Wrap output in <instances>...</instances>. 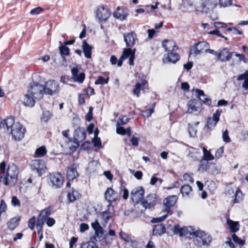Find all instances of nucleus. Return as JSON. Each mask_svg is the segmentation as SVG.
<instances>
[{
    "label": "nucleus",
    "instance_id": "obj_1",
    "mask_svg": "<svg viewBox=\"0 0 248 248\" xmlns=\"http://www.w3.org/2000/svg\"><path fill=\"white\" fill-rule=\"evenodd\" d=\"M6 129L12 134L13 139L16 140H20L24 138L25 129L18 122H15L13 117L7 119Z\"/></svg>",
    "mask_w": 248,
    "mask_h": 248
},
{
    "label": "nucleus",
    "instance_id": "obj_2",
    "mask_svg": "<svg viewBox=\"0 0 248 248\" xmlns=\"http://www.w3.org/2000/svg\"><path fill=\"white\" fill-rule=\"evenodd\" d=\"M218 5V0H199L195 5V11L202 14H209Z\"/></svg>",
    "mask_w": 248,
    "mask_h": 248
},
{
    "label": "nucleus",
    "instance_id": "obj_3",
    "mask_svg": "<svg viewBox=\"0 0 248 248\" xmlns=\"http://www.w3.org/2000/svg\"><path fill=\"white\" fill-rule=\"evenodd\" d=\"M136 50V48L133 49L130 48H124L122 54L118 60L115 56L112 55L110 57V61L112 64L114 65L117 63L118 66L120 67L122 65L123 61L129 58V64L130 65H134Z\"/></svg>",
    "mask_w": 248,
    "mask_h": 248
},
{
    "label": "nucleus",
    "instance_id": "obj_4",
    "mask_svg": "<svg viewBox=\"0 0 248 248\" xmlns=\"http://www.w3.org/2000/svg\"><path fill=\"white\" fill-rule=\"evenodd\" d=\"M193 238L195 240V244L199 247L208 246L212 241L211 236L201 230L195 231Z\"/></svg>",
    "mask_w": 248,
    "mask_h": 248
},
{
    "label": "nucleus",
    "instance_id": "obj_5",
    "mask_svg": "<svg viewBox=\"0 0 248 248\" xmlns=\"http://www.w3.org/2000/svg\"><path fill=\"white\" fill-rule=\"evenodd\" d=\"M18 169L16 166L12 164L9 165L6 174L3 177L5 185L14 186L17 180Z\"/></svg>",
    "mask_w": 248,
    "mask_h": 248
},
{
    "label": "nucleus",
    "instance_id": "obj_6",
    "mask_svg": "<svg viewBox=\"0 0 248 248\" xmlns=\"http://www.w3.org/2000/svg\"><path fill=\"white\" fill-rule=\"evenodd\" d=\"M28 92L30 93L36 100L43 98L44 92V86L41 84L33 81L31 82L28 88Z\"/></svg>",
    "mask_w": 248,
    "mask_h": 248
},
{
    "label": "nucleus",
    "instance_id": "obj_7",
    "mask_svg": "<svg viewBox=\"0 0 248 248\" xmlns=\"http://www.w3.org/2000/svg\"><path fill=\"white\" fill-rule=\"evenodd\" d=\"M91 226L94 230L95 234L97 238L101 239L104 237L106 244H109L111 243L113 239L112 238L110 239L108 238L107 234H105V231L103 227L100 225L97 219L91 223Z\"/></svg>",
    "mask_w": 248,
    "mask_h": 248
},
{
    "label": "nucleus",
    "instance_id": "obj_8",
    "mask_svg": "<svg viewBox=\"0 0 248 248\" xmlns=\"http://www.w3.org/2000/svg\"><path fill=\"white\" fill-rule=\"evenodd\" d=\"M173 231L174 233L178 234L181 237L189 239L193 238L196 231L191 227L180 228L179 225L174 226Z\"/></svg>",
    "mask_w": 248,
    "mask_h": 248
},
{
    "label": "nucleus",
    "instance_id": "obj_9",
    "mask_svg": "<svg viewBox=\"0 0 248 248\" xmlns=\"http://www.w3.org/2000/svg\"><path fill=\"white\" fill-rule=\"evenodd\" d=\"M59 91V85L57 81L50 80L46 82L44 86L45 93L52 95L57 93Z\"/></svg>",
    "mask_w": 248,
    "mask_h": 248
},
{
    "label": "nucleus",
    "instance_id": "obj_10",
    "mask_svg": "<svg viewBox=\"0 0 248 248\" xmlns=\"http://www.w3.org/2000/svg\"><path fill=\"white\" fill-rule=\"evenodd\" d=\"M110 15V12L107 6L99 7L96 11V18L100 22L107 20Z\"/></svg>",
    "mask_w": 248,
    "mask_h": 248
},
{
    "label": "nucleus",
    "instance_id": "obj_11",
    "mask_svg": "<svg viewBox=\"0 0 248 248\" xmlns=\"http://www.w3.org/2000/svg\"><path fill=\"white\" fill-rule=\"evenodd\" d=\"M49 179L53 187L61 188L63 184V178L60 173H53L50 174Z\"/></svg>",
    "mask_w": 248,
    "mask_h": 248
},
{
    "label": "nucleus",
    "instance_id": "obj_12",
    "mask_svg": "<svg viewBox=\"0 0 248 248\" xmlns=\"http://www.w3.org/2000/svg\"><path fill=\"white\" fill-rule=\"evenodd\" d=\"M123 36L126 46L128 48H131L138 40L137 35L134 32L125 33Z\"/></svg>",
    "mask_w": 248,
    "mask_h": 248
},
{
    "label": "nucleus",
    "instance_id": "obj_13",
    "mask_svg": "<svg viewBox=\"0 0 248 248\" xmlns=\"http://www.w3.org/2000/svg\"><path fill=\"white\" fill-rule=\"evenodd\" d=\"M222 112L221 109H217L213 114L212 117H208L207 121L206 127L208 129L213 128L219 120V118Z\"/></svg>",
    "mask_w": 248,
    "mask_h": 248
},
{
    "label": "nucleus",
    "instance_id": "obj_14",
    "mask_svg": "<svg viewBox=\"0 0 248 248\" xmlns=\"http://www.w3.org/2000/svg\"><path fill=\"white\" fill-rule=\"evenodd\" d=\"M200 106V103L198 101L195 100H189L187 102L188 108L187 112L195 115L199 114L201 110Z\"/></svg>",
    "mask_w": 248,
    "mask_h": 248
},
{
    "label": "nucleus",
    "instance_id": "obj_15",
    "mask_svg": "<svg viewBox=\"0 0 248 248\" xmlns=\"http://www.w3.org/2000/svg\"><path fill=\"white\" fill-rule=\"evenodd\" d=\"M80 67L76 66L71 69L72 78L75 82L82 83L85 79V74L83 72L79 73Z\"/></svg>",
    "mask_w": 248,
    "mask_h": 248
},
{
    "label": "nucleus",
    "instance_id": "obj_16",
    "mask_svg": "<svg viewBox=\"0 0 248 248\" xmlns=\"http://www.w3.org/2000/svg\"><path fill=\"white\" fill-rule=\"evenodd\" d=\"M86 132L84 128L78 127L76 129L74 134V142L78 145L86 138Z\"/></svg>",
    "mask_w": 248,
    "mask_h": 248
},
{
    "label": "nucleus",
    "instance_id": "obj_17",
    "mask_svg": "<svg viewBox=\"0 0 248 248\" xmlns=\"http://www.w3.org/2000/svg\"><path fill=\"white\" fill-rule=\"evenodd\" d=\"M144 191L141 187H138L132 190L131 193V200L136 203L140 202L143 197Z\"/></svg>",
    "mask_w": 248,
    "mask_h": 248
},
{
    "label": "nucleus",
    "instance_id": "obj_18",
    "mask_svg": "<svg viewBox=\"0 0 248 248\" xmlns=\"http://www.w3.org/2000/svg\"><path fill=\"white\" fill-rule=\"evenodd\" d=\"M142 202L145 208H151L154 207L157 202L156 194L155 193L149 194Z\"/></svg>",
    "mask_w": 248,
    "mask_h": 248
},
{
    "label": "nucleus",
    "instance_id": "obj_19",
    "mask_svg": "<svg viewBox=\"0 0 248 248\" xmlns=\"http://www.w3.org/2000/svg\"><path fill=\"white\" fill-rule=\"evenodd\" d=\"M31 166L32 170H36L39 173H42L46 168L45 162L41 159H34L31 163Z\"/></svg>",
    "mask_w": 248,
    "mask_h": 248
},
{
    "label": "nucleus",
    "instance_id": "obj_20",
    "mask_svg": "<svg viewBox=\"0 0 248 248\" xmlns=\"http://www.w3.org/2000/svg\"><path fill=\"white\" fill-rule=\"evenodd\" d=\"M108 210H105L101 214V218L102 219L103 226L106 227L108 221L112 217L113 215V206L111 203H109L108 205Z\"/></svg>",
    "mask_w": 248,
    "mask_h": 248
},
{
    "label": "nucleus",
    "instance_id": "obj_21",
    "mask_svg": "<svg viewBox=\"0 0 248 248\" xmlns=\"http://www.w3.org/2000/svg\"><path fill=\"white\" fill-rule=\"evenodd\" d=\"M177 200V197L174 195L165 198L163 201V204L166 207V209L164 212L170 215L171 214L170 208L175 204Z\"/></svg>",
    "mask_w": 248,
    "mask_h": 248
},
{
    "label": "nucleus",
    "instance_id": "obj_22",
    "mask_svg": "<svg viewBox=\"0 0 248 248\" xmlns=\"http://www.w3.org/2000/svg\"><path fill=\"white\" fill-rule=\"evenodd\" d=\"M233 54V52H230L226 47H224L219 50L217 56L220 61L226 62L231 59Z\"/></svg>",
    "mask_w": 248,
    "mask_h": 248
},
{
    "label": "nucleus",
    "instance_id": "obj_23",
    "mask_svg": "<svg viewBox=\"0 0 248 248\" xmlns=\"http://www.w3.org/2000/svg\"><path fill=\"white\" fill-rule=\"evenodd\" d=\"M77 167L76 164H73L67 168L66 176L68 181H73L78 176Z\"/></svg>",
    "mask_w": 248,
    "mask_h": 248
},
{
    "label": "nucleus",
    "instance_id": "obj_24",
    "mask_svg": "<svg viewBox=\"0 0 248 248\" xmlns=\"http://www.w3.org/2000/svg\"><path fill=\"white\" fill-rule=\"evenodd\" d=\"M29 92L27 91L26 93L24 95V97L22 100L23 104L25 107H33L35 104V100L34 97Z\"/></svg>",
    "mask_w": 248,
    "mask_h": 248
},
{
    "label": "nucleus",
    "instance_id": "obj_25",
    "mask_svg": "<svg viewBox=\"0 0 248 248\" xmlns=\"http://www.w3.org/2000/svg\"><path fill=\"white\" fill-rule=\"evenodd\" d=\"M118 197V193L110 187L108 188L105 193V199L108 201L109 203L111 204V202H115Z\"/></svg>",
    "mask_w": 248,
    "mask_h": 248
},
{
    "label": "nucleus",
    "instance_id": "obj_26",
    "mask_svg": "<svg viewBox=\"0 0 248 248\" xmlns=\"http://www.w3.org/2000/svg\"><path fill=\"white\" fill-rule=\"evenodd\" d=\"M162 46L165 48L166 51L168 53L175 51L178 49L175 43L172 40H165L162 42Z\"/></svg>",
    "mask_w": 248,
    "mask_h": 248
},
{
    "label": "nucleus",
    "instance_id": "obj_27",
    "mask_svg": "<svg viewBox=\"0 0 248 248\" xmlns=\"http://www.w3.org/2000/svg\"><path fill=\"white\" fill-rule=\"evenodd\" d=\"M166 232L165 226L162 224L154 225L153 228V235L154 236H160Z\"/></svg>",
    "mask_w": 248,
    "mask_h": 248
},
{
    "label": "nucleus",
    "instance_id": "obj_28",
    "mask_svg": "<svg viewBox=\"0 0 248 248\" xmlns=\"http://www.w3.org/2000/svg\"><path fill=\"white\" fill-rule=\"evenodd\" d=\"M227 224L231 232H236L239 230L240 225L239 222L234 221L229 217L227 218Z\"/></svg>",
    "mask_w": 248,
    "mask_h": 248
},
{
    "label": "nucleus",
    "instance_id": "obj_29",
    "mask_svg": "<svg viewBox=\"0 0 248 248\" xmlns=\"http://www.w3.org/2000/svg\"><path fill=\"white\" fill-rule=\"evenodd\" d=\"M179 59V56L177 53H173L172 52L168 53L167 57L163 59L164 63L172 62L175 63Z\"/></svg>",
    "mask_w": 248,
    "mask_h": 248
},
{
    "label": "nucleus",
    "instance_id": "obj_30",
    "mask_svg": "<svg viewBox=\"0 0 248 248\" xmlns=\"http://www.w3.org/2000/svg\"><path fill=\"white\" fill-rule=\"evenodd\" d=\"M146 83L147 82L145 80H142L141 82H137L134 86L133 90L134 95H136L137 97H139L140 91L143 89Z\"/></svg>",
    "mask_w": 248,
    "mask_h": 248
},
{
    "label": "nucleus",
    "instance_id": "obj_31",
    "mask_svg": "<svg viewBox=\"0 0 248 248\" xmlns=\"http://www.w3.org/2000/svg\"><path fill=\"white\" fill-rule=\"evenodd\" d=\"M196 93L199 99L203 103L208 106L211 105V101L210 99L206 97L203 91L197 89L196 90Z\"/></svg>",
    "mask_w": 248,
    "mask_h": 248
},
{
    "label": "nucleus",
    "instance_id": "obj_32",
    "mask_svg": "<svg viewBox=\"0 0 248 248\" xmlns=\"http://www.w3.org/2000/svg\"><path fill=\"white\" fill-rule=\"evenodd\" d=\"M82 48L85 56L87 58H91L93 47L89 45L85 40H84L82 42Z\"/></svg>",
    "mask_w": 248,
    "mask_h": 248
},
{
    "label": "nucleus",
    "instance_id": "obj_33",
    "mask_svg": "<svg viewBox=\"0 0 248 248\" xmlns=\"http://www.w3.org/2000/svg\"><path fill=\"white\" fill-rule=\"evenodd\" d=\"M20 220L19 217H15L11 218L7 223L8 228L10 230H14L18 226Z\"/></svg>",
    "mask_w": 248,
    "mask_h": 248
},
{
    "label": "nucleus",
    "instance_id": "obj_34",
    "mask_svg": "<svg viewBox=\"0 0 248 248\" xmlns=\"http://www.w3.org/2000/svg\"><path fill=\"white\" fill-rule=\"evenodd\" d=\"M80 197V194L78 191L74 189H71L67 194V198L70 202H72L76 199H78Z\"/></svg>",
    "mask_w": 248,
    "mask_h": 248
},
{
    "label": "nucleus",
    "instance_id": "obj_35",
    "mask_svg": "<svg viewBox=\"0 0 248 248\" xmlns=\"http://www.w3.org/2000/svg\"><path fill=\"white\" fill-rule=\"evenodd\" d=\"M113 16L121 20L125 19L127 16L124 10L119 7L117 8V10L114 13Z\"/></svg>",
    "mask_w": 248,
    "mask_h": 248
},
{
    "label": "nucleus",
    "instance_id": "obj_36",
    "mask_svg": "<svg viewBox=\"0 0 248 248\" xmlns=\"http://www.w3.org/2000/svg\"><path fill=\"white\" fill-rule=\"evenodd\" d=\"M116 132L120 135H124L126 134L128 136H131V128L128 127L126 129H124L121 125H117Z\"/></svg>",
    "mask_w": 248,
    "mask_h": 248
},
{
    "label": "nucleus",
    "instance_id": "obj_37",
    "mask_svg": "<svg viewBox=\"0 0 248 248\" xmlns=\"http://www.w3.org/2000/svg\"><path fill=\"white\" fill-rule=\"evenodd\" d=\"M192 192V188L188 185L183 186L181 188V192L185 196H188Z\"/></svg>",
    "mask_w": 248,
    "mask_h": 248
},
{
    "label": "nucleus",
    "instance_id": "obj_38",
    "mask_svg": "<svg viewBox=\"0 0 248 248\" xmlns=\"http://www.w3.org/2000/svg\"><path fill=\"white\" fill-rule=\"evenodd\" d=\"M46 153V150L44 146H42L36 150L34 154V157H40L45 155Z\"/></svg>",
    "mask_w": 248,
    "mask_h": 248
},
{
    "label": "nucleus",
    "instance_id": "obj_39",
    "mask_svg": "<svg viewBox=\"0 0 248 248\" xmlns=\"http://www.w3.org/2000/svg\"><path fill=\"white\" fill-rule=\"evenodd\" d=\"M193 2L191 0H182V3L179 7V9H187L189 7L193 6Z\"/></svg>",
    "mask_w": 248,
    "mask_h": 248
},
{
    "label": "nucleus",
    "instance_id": "obj_40",
    "mask_svg": "<svg viewBox=\"0 0 248 248\" xmlns=\"http://www.w3.org/2000/svg\"><path fill=\"white\" fill-rule=\"evenodd\" d=\"M61 46L59 47V50L60 54L62 56L65 55L68 56L69 54V49L65 45H62V43L61 41L59 42Z\"/></svg>",
    "mask_w": 248,
    "mask_h": 248
},
{
    "label": "nucleus",
    "instance_id": "obj_41",
    "mask_svg": "<svg viewBox=\"0 0 248 248\" xmlns=\"http://www.w3.org/2000/svg\"><path fill=\"white\" fill-rule=\"evenodd\" d=\"M203 152V156L202 160L205 161L212 160L214 158V156L209 151H207L205 147L202 148Z\"/></svg>",
    "mask_w": 248,
    "mask_h": 248
},
{
    "label": "nucleus",
    "instance_id": "obj_42",
    "mask_svg": "<svg viewBox=\"0 0 248 248\" xmlns=\"http://www.w3.org/2000/svg\"><path fill=\"white\" fill-rule=\"evenodd\" d=\"M208 162L207 161L201 160L200 162L198 170L201 172H204L207 170Z\"/></svg>",
    "mask_w": 248,
    "mask_h": 248
},
{
    "label": "nucleus",
    "instance_id": "obj_43",
    "mask_svg": "<svg viewBox=\"0 0 248 248\" xmlns=\"http://www.w3.org/2000/svg\"><path fill=\"white\" fill-rule=\"evenodd\" d=\"M235 199H234V203H239L243 200V195L242 192L240 190H237L235 192Z\"/></svg>",
    "mask_w": 248,
    "mask_h": 248
},
{
    "label": "nucleus",
    "instance_id": "obj_44",
    "mask_svg": "<svg viewBox=\"0 0 248 248\" xmlns=\"http://www.w3.org/2000/svg\"><path fill=\"white\" fill-rule=\"evenodd\" d=\"M198 47L199 49L202 52L203 50H205L209 47V44L205 41L200 42L196 44Z\"/></svg>",
    "mask_w": 248,
    "mask_h": 248
},
{
    "label": "nucleus",
    "instance_id": "obj_45",
    "mask_svg": "<svg viewBox=\"0 0 248 248\" xmlns=\"http://www.w3.org/2000/svg\"><path fill=\"white\" fill-rule=\"evenodd\" d=\"M119 235L121 239L126 243H130V241H132V239L130 236L122 231L119 233Z\"/></svg>",
    "mask_w": 248,
    "mask_h": 248
},
{
    "label": "nucleus",
    "instance_id": "obj_46",
    "mask_svg": "<svg viewBox=\"0 0 248 248\" xmlns=\"http://www.w3.org/2000/svg\"><path fill=\"white\" fill-rule=\"evenodd\" d=\"M109 78L107 77L106 78H104L102 77H99L95 81V84H106L108 83Z\"/></svg>",
    "mask_w": 248,
    "mask_h": 248
},
{
    "label": "nucleus",
    "instance_id": "obj_47",
    "mask_svg": "<svg viewBox=\"0 0 248 248\" xmlns=\"http://www.w3.org/2000/svg\"><path fill=\"white\" fill-rule=\"evenodd\" d=\"M82 248H99L96 243L93 241H89L83 243Z\"/></svg>",
    "mask_w": 248,
    "mask_h": 248
},
{
    "label": "nucleus",
    "instance_id": "obj_48",
    "mask_svg": "<svg viewBox=\"0 0 248 248\" xmlns=\"http://www.w3.org/2000/svg\"><path fill=\"white\" fill-rule=\"evenodd\" d=\"M52 114L49 111H44L43 112V116L42 120L44 122H47L51 118Z\"/></svg>",
    "mask_w": 248,
    "mask_h": 248
},
{
    "label": "nucleus",
    "instance_id": "obj_49",
    "mask_svg": "<svg viewBox=\"0 0 248 248\" xmlns=\"http://www.w3.org/2000/svg\"><path fill=\"white\" fill-rule=\"evenodd\" d=\"M159 4L158 2H156L155 4V5H151L150 6L147 5L145 7V8H144V10H145L146 13H151L153 10L156 9L157 8V5Z\"/></svg>",
    "mask_w": 248,
    "mask_h": 248
},
{
    "label": "nucleus",
    "instance_id": "obj_50",
    "mask_svg": "<svg viewBox=\"0 0 248 248\" xmlns=\"http://www.w3.org/2000/svg\"><path fill=\"white\" fill-rule=\"evenodd\" d=\"M220 7H226L232 4L231 0H219L218 1Z\"/></svg>",
    "mask_w": 248,
    "mask_h": 248
},
{
    "label": "nucleus",
    "instance_id": "obj_51",
    "mask_svg": "<svg viewBox=\"0 0 248 248\" xmlns=\"http://www.w3.org/2000/svg\"><path fill=\"white\" fill-rule=\"evenodd\" d=\"M232 238L235 243H237L241 246H243L245 244V241L239 238L235 234L233 233L232 235Z\"/></svg>",
    "mask_w": 248,
    "mask_h": 248
},
{
    "label": "nucleus",
    "instance_id": "obj_52",
    "mask_svg": "<svg viewBox=\"0 0 248 248\" xmlns=\"http://www.w3.org/2000/svg\"><path fill=\"white\" fill-rule=\"evenodd\" d=\"M129 119L124 116H123L121 119H119L117 123V125H123L127 124L129 121Z\"/></svg>",
    "mask_w": 248,
    "mask_h": 248
},
{
    "label": "nucleus",
    "instance_id": "obj_53",
    "mask_svg": "<svg viewBox=\"0 0 248 248\" xmlns=\"http://www.w3.org/2000/svg\"><path fill=\"white\" fill-rule=\"evenodd\" d=\"M168 214H168L167 213H166L165 214L163 215L161 217H156V218H153L152 219L151 222L152 223L161 222L162 221L164 220L166 218Z\"/></svg>",
    "mask_w": 248,
    "mask_h": 248
},
{
    "label": "nucleus",
    "instance_id": "obj_54",
    "mask_svg": "<svg viewBox=\"0 0 248 248\" xmlns=\"http://www.w3.org/2000/svg\"><path fill=\"white\" fill-rule=\"evenodd\" d=\"M188 132L190 137H194L197 132V129L196 127L191 125L190 124H188Z\"/></svg>",
    "mask_w": 248,
    "mask_h": 248
},
{
    "label": "nucleus",
    "instance_id": "obj_55",
    "mask_svg": "<svg viewBox=\"0 0 248 248\" xmlns=\"http://www.w3.org/2000/svg\"><path fill=\"white\" fill-rule=\"evenodd\" d=\"M50 210L49 209H46L42 210L39 215L46 219L50 215Z\"/></svg>",
    "mask_w": 248,
    "mask_h": 248
},
{
    "label": "nucleus",
    "instance_id": "obj_56",
    "mask_svg": "<svg viewBox=\"0 0 248 248\" xmlns=\"http://www.w3.org/2000/svg\"><path fill=\"white\" fill-rule=\"evenodd\" d=\"M222 139L223 141L226 143L231 141V139L229 136L228 131L227 129L225 130L222 134Z\"/></svg>",
    "mask_w": 248,
    "mask_h": 248
},
{
    "label": "nucleus",
    "instance_id": "obj_57",
    "mask_svg": "<svg viewBox=\"0 0 248 248\" xmlns=\"http://www.w3.org/2000/svg\"><path fill=\"white\" fill-rule=\"evenodd\" d=\"M201 52L199 49L198 47L196 46V44H194L191 49V54L194 56H197Z\"/></svg>",
    "mask_w": 248,
    "mask_h": 248
},
{
    "label": "nucleus",
    "instance_id": "obj_58",
    "mask_svg": "<svg viewBox=\"0 0 248 248\" xmlns=\"http://www.w3.org/2000/svg\"><path fill=\"white\" fill-rule=\"evenodd\" d=\"M43 11L44 9L40 7H38L31 10L30 12V14L32 15H37L39 14L41 12H43Z\"/></svg>",
    "mask_w": 248,
    "mask_h": 248
},
{
    "label": "nucleus",
    "instance_id": "obj_59",
    "mask_svg": "<svg viewBox=\"0 0 248 248\" xmlns=\"http://www.w3.org/2000/svg\"><path fill=\"white\" fill-rule=\"evenodd\" d=\"M36 222V218L33 216L32 218H30L28 221V227L31 230H33Z\"/></svg>",
    "mask_w": 248,
    "mask_h": 248
},
{
    "label": "nucleus",
    "instance_id": "obj_60",
    "mask_svg": "<svg viewBox=\"0 0 248 248\" xmlns=\"http://www.w3.org/2000/svg\"><path fill=\"white\" fill-rule=\"evenodd\" d=\"M11 203L14 206L19 207L20 206V202L16 196H13L12 197Z\"/></svg>",
    "mask_w": 248,
    "mask_h": 248
},
{
    "label": "nucleus",
    "instance_id": "obj_61",
    "mask_svg": "<svg viewBox=\"0 0 248 248\" xmlns=\"http://www.w3.org/2000/svg\"><path fill=\"white\" fill-rule=\"evenodd\" d=\"M93 142L94 146L95 147L101 148V140L99 138L96 137L94 138L93 140Z\"/></svg>",
    "mask_w": 248,
    "mask_h": 248
},
{
    "label": "nucleus",
    "instance_id": "obj_62",
    "mask_svg": "<svg viewBox=\"0 0 248 248\" xmlns=\"http://www.w3.org/2000/svg\"><path fill=\"white\" fill-rule=\"evenodd\" d=\"M7 209V206L3 200H1L0 201V216L2 213L5 212Z\"/></svg>",
    "mask_w": 248,
    "mask_h": 248
},
{
    "label": "nucleus",
    "instance_id": "obj_63",
    "mask_svg": "<svg viewBox=\"0 0 248 248\" xmlns=\"http://www.w3.org/2000/svg\"><path fill=\"white\" fill-rule=\"evenodd\" d=\"M159 182L160 184H161L162 182V180L161 179L157 178L155 175L153 176L151 179L150 184L151 185H154L157 182Z\"/></svg>",
    "mask_w": 248,
    "mask_h": 248
},
{
    "label": "nucleus",
    "instance_id": "obj_64",
    "mask_svg": "<svg viewBox=\"0 0 248 248\" xmlns=\"http://www.w3.org/2000/svg\"><path fill=\"white\" fill-rule=\"evenodd\" d=\"M237 80H248V71H246L244 74L240 75L237 78Z\"/></svg>",
    "mask_w": 248,
    "mask_h": 248
}]
</instances>
